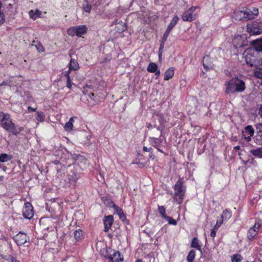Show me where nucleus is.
Here are the masks:
<instances>
[{"instance_id":"2f4dec72","label":"nucleus","mask_w":262,"mask_h":262,"mask_svg":"<svg viewBox=\"0 0 262 262\" xmlns=\"http://www.w3.org/2000/svg\"><path fill=\"white\" fill-rule=\"evenodd\" d=\"M13 85L12 80L10 78L5 79L1 83L0 86H8L11 87Z\"/></svg>"},{"instance_id":"8fccbe9b","label":"nucleus","mask_w":262,"mask_h":262,"mask_svg":"<svg viewBox=\"0 0 262 262\" xmlns=\"http://www.w3.org/2000/svg\"><path fill=\"white\" fill-rule=\"evenodd\" d=\"M217 229H215L214 228H213L211 231L210 233V236L211 237H214L216 235V231Z\"/></svg>"},{"instance_id":"0e129e2a","label":"nucleus","mask_w":262,"mask_h":262,"mask_svg":"<svg viewBox=\"0 0 262 262\" xmlns=\"http://www.w3.org/2000/svg\"><path fill=\"white\" fill-rule=\"evenodd\" d=\"M150 158L154 160L155 159V156H154L153 155H151L150 156Z\"/></svg>"},{"instance_id":"9d476101","label":"nucleus","mask_w":262,"mask_h":262,"mask_svg":"<svg viewBox=\"0 0 262 262\" xmlns=\"http://www.w3.org/2000/svg\"><path fill=\"white\" fill-rule=\"evenodd\" d=\"M260 227V224L256 223L254 225L250 228L248 232L247 237L249 240H252L256 235L258 232V229Z\"/></svg>"},{"instance_id":"de8ad7c7","label":"nucleus","mask_w":262,"mask_h":262,"mask_svg":"<svg viewBox=\"0 0 262 262\" xmlns=\"http://www.w3.org/2000/svg\"><path fill=\"white\" fill-rule=\"evenodd\" d=\"M36 47L37 50L38 51V52H42L44 51V48H43V46L40 43L36 46Z\"/></svg>"},{"instance_id":"5701e85b","label":"nucleus","mask_w":262,"mask_h":262,"mask_svg":"<svg viewBox=\"0 0 262 262\" xmlns=\"http://www.w3.org/2000/svg\"><path fill=\"white\" fill-rule=\"evenodd\" d=\"M250 153L254 156L262 158V147L252 149L250 151Z\"/></svg>"},{"instance_id":"e433bc0d","label":"nucleus","mask_w":262,"mask_h":262,"mask_svg":"<svg viewBox=\"0 0 262 262\" xmlns=\"http://www.w3.org/2000/svg\"><path fill=\"white\" fill-rule=\"evenodd\" d=\"M231 260L232 262H241L242 256L239 254H234L232 256Z\"/></svg>"},{"instance_id":"20e7f679","label":"nucleus","mask_w":262,"mask_h":262,"mask_svg":"<svg viewBox=\"0 0 262 262\" xmlns=\"http://www.w3.org/2000/svg\"><path fill=\"white\" fill-rule=\"evenodd\" d=\"M182 179L180 178L177 182L174 185V199L179 203L181 204L183 200V196L185 194V190L183 189Z\"/></svg>"},{"instance_id":"9b49d317","label":"nucleus","mask_w":262,"mask_h":262,"mask_svg":"<svg viewBox=\"0 0 262 262\" xmlns=\"http://www.w3.org/2000/svg\"><path fill=\"white\" fill-rule=\"evenodd\" d=\"M114 222L113 216L112 215L105 216L103 220V223L104 225V231L107 232L112 226Z\"/></svg>"},{"instance_id":"4d7b16f0","label":"nucleus","mask_w":262,"mask_h":262,"mask_svg":"<svg viewBox=\"0 0 262 262\" xmlns=\"http://www.w3.org/2000/svg\"><path fill=\"white\" fill-rule=\"evenodd\" d=\"M167 38V37L163 35V38H162V41L161 42H163L164 43L165 41L166 40Z\"/></svg>"},{"instance_id":"f03ea898","label":"nucleus","mask_w":262,"mask_h":262,"mask_svg":"<svg viewBox=\"0 0 262 262\" xmlns=\"http://www.w3.org/2000/svg\"><path fill=\"white\" fill-rule=\"evenodd\" d=\"M2 126L7 131L11 133L14 135H17L24 130L23 127H17L15 126L14 123L12 122L10 117L6 118L5 120L2 122Z\"/></svg>"},{"instance_id":"37998d69","label":"nucleus","mask_w":262,"mask_h":262,"mask_svg":"<svg viewBox=\"0 0 262 262\" xmlns=\"http://www.w3.org/2000/svg\"><path fill=\"white\" fill-rule=\"evenodd\" d=\"M209 60V57L206 56H205L204 58H203V66L204 67V68H205L206 70H208L209 69V66H208V65H207V64L206 63V62Z\"/></svg>"},{"instance_id":"69168bd1","label":"nucleus","mask_w":262,"mask_h":262,"mask_svg":"<svg viewBox=\"0 0 262 262\" xmlns=\"http://www.w3.org/2000/svg\"><path fill=\"white\" fill-rule=\"evenodd\" d=\"M232 140H233V141H237V138H236V137H232Z\"/></svg>"},{"instance_id":"6e6552de","label":"nucleus","mask_w":262,"mask_h":262,"mask_svg":"<svg viewBox=\"0 0 262 262\" xmlns=\"http://www.w3.org/2000/svg\"><path fill=\"white\" fill-rule=\"evenodd\" d=\"M23 213V216L26 219H30L33 216L34 212L33 207L31 203L29 202L25 203Z\"/></svg>"},{"instance_id":"338daca9","label":"nucleus","mask_w":262,"mask_h":262,"mask_svg":"<svg viewBox=\"0 0 262 262\" xmlns=\"http://www.w3.org/2000/svg\"><path fill=\"white\" fill-rule=\"evenodd\" d=\"M136 262H142V260L140 259H139Z\"/></svg>"},{"instance_id":"ea45409f","label":"nucleus","mask_w":262,"mask_h":262,"mask_svg":"<svg viewBox=\"0 0 262 262\" xmlns=\"http://www.w3.org/2000/svg\"><path fill=\"white\" fill-rule=\"evenodd\" d=\"M69 74H70V71H68L67 73L66 74V76L67 77V86L69 88V89H71V87H72V84H71V80H70V76H69Z\"/></svg>"},{"instance_id":"aec40b11","label":"nucleus","mask_w":262,"mask_h":262,"mask_svg":"<svg viewBox=\"0 0 262 262\" xmlns=\"http://www.w3.org/2000/svg\"><path fill=\"white\" fill-rule=\"evenodd\" d=\"M246 134V135H250L253 136L254 134V130L251 125H248L245 127L244 131L242 132V134Z\"/></svg>"},{"instance_id":"c03bdc74","label":"nucleus","mask_w":262,"mask_h":262,"mask_svg":"<svg viewBox=\"0 0 262 262\" xmlns=\"http://www.w3.org/2000/svg\"><path fill=\"white\" fill-rule=\"evenodd\" d=\"M164 43L163 42H161V44H160V48H159V59H161V56H162V50H163V49L164 48Z\"/></svg>"},{"instance_id":"f3484780","label":"nucleus","mask_w":262,"mask_h":262,"mask_svg":"<svg viewBox=\"0 0 262 262\" xmlns=\"http://www.w3.org/2000/svg\"><path fill=\"white\" fill-rule=\"evenodd\" d=\"M174 75V69L173 68H170L167 69L164 73V80H168L169 79L172 78Z\"/></svg>"},{"instance_id":"49530a36","label":"nucleus","mask_w":262,"mask_h":262,"mask_svg":"<svg viewBox=\"0 0 262 262\" xmlns=\"http://www.w3.org/2000/svg\"><path fill=\"white\" fill-rule=\"evenodd\" d=\"M223 223V221L222 220H218L217 221L216 223V224L214 225V227L215 229H218V228L221 226V225Z\"/></svg>"},{"instance_id":"2eb2a0df","label":"nucleus","mask_w":262,"mask_h":262,"mask_svg":"<svg viewBox=\"0 0 262 262\" xmlns=\"http://www.w3.org/2000/svg\"><path fill=\"white\" fill-rule=\"evenodd\" d=\"M77 36L81 37L86 32L87 28L85 25H80L75 26Z\"/></svg>"},{"instance_id":"7ed1b4c3","label":"nucleus","mask_w":262,"mask_h":262,"mask_svg":"<svg viewBox=\"0 0 262 262\" xmlns=\"http://www.w3.org/2000/svg\"><path fill=\"white\" fill-rule=\"evenodd\" d=\"M257 55L256 49H249L244 53L245 61L247 64L251 67H257Z\"/></svg>"},{"instance_id":"b1692460","label":"nucleus","mask_w":262,"mask_h":262,"mask_svg":"<svg viewBox=\"0 0 262 262\" xmlns=\"http://www.w3.org/2000/svg\"><path fill=\"white\" fill-rule=\"evenodd\" d=\"M191 247L195 248L199 251L201 250V245L199 243V240L196 237H194L192 241Z\"/></svg>"},{"instance_id":"4468645a","label":"nucleus","mask_w":262,"mask_h":262,"mask_svg":"<svg viewBox=\"0 0 262 262\" xmlns=\"http://www.w3.org/2000/svg\"><path fill=\"white\" fill-rule=\"evenodd\" d=\"M110 259L113 262H122L123 258L121 257L120 253L118 251H115L110 256Z\"/></svg>"},{"instance_id":"bf43d9fd","label":"nucleus","mask_w":262,"mask_h":262,"mask_svg":"<svg viewBox=\"0 0 262 262\" xmlns=\"http://www.w3.org/2000/svg\"><path fill=\"white\" fill-rule=\"evenodd\" d=\"M89 102H88V105H90V106H93L94 105H95V102H91V101H90V100H89Z\"/></svg>"},{"instance_id":"a211bd4d","label":"nucleus","mask_w":262,"mask_h":262,"mask_svg":"<svg viewBox=\"0 0 262 262\" xmlns=\"http://www.w3.org/2000/svg\"><path fill=\"white\" fill-rule=\"evenodd\" d=\"M79 69V64L78 63L77 60L74 59L72 58L70 60V62L69 63V71L70 72L71 70H77Z\"/></svg>"},{"instance_id":"a18cd8bd","label":"nucleus","mask_w":262,"mask_h":262,"mask_svg":"<svg viewBox=\"0 0 262 262\" xmlns=\"http://www.w3.org/2000/svg\"><path fill=\"white\" fill-rule=\"evenodd\" d=\"M252 136H250V135H248L247 136L246 134H242V138L244 139L246 141L249 142L251 140V137Z\"/></svg>"},{"instance_id":"4be33fe9","label":"nucleus","mask_w":262,"mask_h":262,"mask_svg":"<svg viewBox=\"0 0 262 262\" xmlns=\"http://www.w3.org/2000/svg\"><path fill=\"white\" fill-rule=\"evenodd\" d=\"M12 159V156L11 155L7 154H2L0 155V162H6Z\"/></svg>"},{"instance_id":"1a4fd4ad","label":"nucleus","mask_w":262,"mask_h":262,"mask_svg":"<svg viewBox=\"0 0 262 262\" xmlns=\"http://www.w3.org/2000/svg\"><path fill=\"white\" fill-rule=\"evenodd\" d=\"M256 133L253 137L254 142L257 145H262V123L256 125Z\"/></svg>"},{"instance_id":"a878e982","label":"nucleus","mask_w":262,"mask_h":262,"mask_svg":"<svg viewBox=\"0 0 262 262\" xmlns=\"http://www.w3.org/2000/svg\"><path fill=\"white\" fill-rule=\"evenodd\" d=\"M158 69L157 65L154 62H151L147 67V70L149 72L155 73Z\"/></svg>"},{"instance_id":"cd10ccee","label":"nucleus","mask_w":262,"mask_h":262,"mask_svg":"<svg viewBox=\"0 0 262 262\" xmlns=\"http://www.w3.org/2000/svg\"><path fill=\"white\" fill-rule=\"evenodd\" d=\"M40 14L41 12L38 10H36L35 12H34L33 10H31L29 12L30 17L33 19H36V18L39 17Z\"/></svg>"},{"instance_id":"dca6fc26","label":"nucleus","mask_w":262,"mask_h":262,"mask_svg":"<svg viewBox=\"0 0 262 262\" xmlns=\"http://www.w3.org/2000/svg\"><path fill=\"white\" fill-rule=\"evenodd\" d=\"M114 208L115 209V213L119 215L120 219L122 221H124L126 219V216L124 214L122 209L115 205H114Z\"/></svg>"},{"instance_id":"a19ab883","label":"nucleus","mask_w":262,"mask_h":262,"mask_svg":"<svg viewBox=\"0 0 262 262\" xmlns=\"http://www.w3.org/2000/svg\"><path fill=\"white\" fill-rule=\"evenodd\" d=\"M158 210L159 211V213L161 215L163 218L165 219V217H166L167 216L165 214V208L164 206H159L158 207Z\"/></svg>"},{"instance_id":"72a5a7b5","label":"nucleus","mask_w":262,"mask_h":262,"mask_svg":"<svg viewBox=\"0 0 262 262\" xmlns=\"http://www.w3.org/2000/svg\"><path fill=\"white\" fill-rule=\"evenodd\" d=\"M231 216V212H229L228 210H226L225 211H224L222 215H221V220L223 221V219H225V220H228Z\"/></svg>"},{"instance_id":"09e8293b","label":"nucleus","mask_w":262,"mask_h":262,"mask_svg":"<svg viewBox=\"0 0 262 262\" xmlns=\"http://www.w3.org/2000/svg\"><path fill=\"white\" fill-rule=\"evenodd\" d=\"M8 260L10 261V262H20L19 261H18V260H17L16 258H15L14 257H12V256L10 255L9 256V259Z\"/></svg>"},{"instance_id":"864d4df0","label":"nucleus","mask_w":262,"mask_h":262,"mask_svg":"<svg viewBox=\"0 0 262 262\" xmlns=\"http://www.w3.org/2000/svg\"><path fill=\"white\" fill-rule=\"evenodd\" d=\"M171 30H168V29L167 28L166 31L165 32L164 34V35H165V36L167 37L168 36L169 33H170V32Z\"/></svg>"},{"instance_id":"4c0bfd02","label":"nucleus","mask_w":262,"mask_h":262,"mask_svg":"<svg viewBox=\"0 0 262 262\" xmlns=\"http://www.w3.org/2000/svg\"><path fill=\"white\" fill-rule=\"evenodd\" d=\"M165 219L168 222V223L170 225H172L175 226L177 224V221L171 217L167 216L166 217H165Z\"/></svg>"},{"instance_id":"39448f33","label":"nucleus","mask_w":262,"mask_h":262,"mask_svg":"<svg viewBox=\"0 0 262 262\" xmlns=\"http://www.w3.org/2000/svg\"><path fill=\"white\" fill-rule=\"evenodd\" d=\"M247 30L251 35L262 33V21L255 20L247 25Z\"/></svg>"},{"instance_id":"f8f14e48","label":"nucleus","mask_w":262,"mask_h":262,"mask_svg":"<svg viewBox=\"0 0 262 262\" xmlns=\"http://www.w3.org/2000/svg\"><path fill=\"white\" fill-rule=\"evenodd\" d=\"M254 48L257 51V67H262V45H255Z\"/></svg>"},{"instance_id":"7c9ffc66","label":"nucleus","mask_w":262,"mask_h":262,"mask_svg":"<svg viewBox=\"0 0 262 262\" xmlns=\"http://www.w3.org/2000/svg\"><path fill=\"white\" fill-rule=\"evenodd\" d=\"M45 118V115L42 112H37L36 120L39 122H43Z\"/></svg>"},{"instance_id":"0eeeda50","label":"nucleus","mask_w":262,"mask_h":262,"mask_svg":"<svg viewBox=\"0 0 262 262\" xmlns=\"http://www.w3.org/2000/svg\"><path fill=\"white\" fill-rule=\"evenodd\" d=\"M14 239L17 245L20 246L29 242V237L26 233L20 232L14 237Z\"/></svg>"},{"instance_id":"052dcab7","label":"nucleus","mask_w":262,"mask_h":262,"mask_svg":"<svg viewBox=\"0 0 262 262\" xmlns=\"http://www.w3.org/2000/svg\"><path fill=\"white\" fill-rule=\"evenodd\" d=\"M94 96V93H91L89 95V98H90V100H92V99H93L92 97H93Z\"/></svg>"},{"instance_id":"79ce46f5","label":"nucleus","mask_w":262,"mask_h":262,"mask_svg":"<svg viewBox=\"0 0 262 262\" xmlns=\"http://www.w3.org/2000/svg\"><path fill=\"white\" fill-rule=\"evenodd\" d=\"M9 118V114H5L3 112H0V121H2V122L5 120L6 118Z\"/></svg>"},{"instance_id":"ddd939ff","label":"nucleus","mask_w":262,"mask_h":262,"mask_svg":"<svg viewBox=\"0 0 262 262\" xmlns=\"http://www.w3.org/2000/svg\"><path fill=\"white\" fill-rule=\"evenodd\" d=\"M234 14L235 18L237 20H246L245 10L236 11Z\"/></svg>"},{"instance_id":"c9c22d12","label":"nucleus","mask_w":262,"mask_h":262,"mask_svg":"<svg viewBox=\"0 0 262 262\" xmlns=\"http://www.w3.org/2000/svg\"><path fill=\"white\" fill-rule=\"evenodd\" d=\"M245 12L247 20L249 19H252L255 17L252 14V11L250 10V9H246Z\"/></svg>"},{"instance_id":"6e6d98bb","label":"nucleus","mask_w":262,"mask_h":262,"mask_svg":"<svg viewBox=\"0 0 262 262\" xmlns=\"http://www.w3.org/2000/svg\"><path fill=\"white\" fill-rule=\"evenodd\" d=\"M28 111H35L36 110V108H33L31 106H28Z\"/></svg>"},{"instance_id":"e2e57ef3","label":"nucleus","mask_w":262,"mask_h":262,"mask_svg":"<svg viewBox=\"0 0 262 262\" xmlns=\"http://www.w3.org/2000/svg\"><path fill=\"white\" fill-rule=\"evenodd\" d=\"M259 113L261 114V115L262 116V104L260 106V107L259 108Z\"/></svg>"},{"instance_id":"412c9836","label":"nucleus","mask_w":262,"mask_h":262,"mask_svg":"<svg viewBox=\"0 0 262 262\" xmlns=\"http://www.w3.org/2000/svg\"><path fill=\"white\" fill-rule=\"evenodd\" d=\"M74 117H71L69 119V121L67 122L64 126V129L66 131H71L73 129V127Z\"/></svg>"},{"instance_id":"603ef678","label":"nucleus","mask_w":262,"mask_h":262,"mask_svg":"<svg viewBox=\"0 0 262 262\" xmlns=\"http://www.w3.org/2000/svg\"><path fill=\"white\" fill-rule=\"evenodd\" d=\"M143 149L144 151H151L152 150V148H148L146 146H144Z\"/></svg>"},{"instance_id":"f704fd0d","label":"nucleus","mask_w":262,"mask_h":262,"mask_svg":"<svg viewBox=\"0 0 262 262\" xmlns=\"http://www.w3.org/2000/svg\"><path fill=\"white\" fill-rule=\"evenodd\" d=\"M67 33L69 35H70L71 36H74L75 35L77 36V33H76V30L75 26L73 27H70V28H69L67 30Z\"/></svg>"},{"instance_id":"f257e3e1","label":"nucleus","mask_w":262,"mask_h":262,"mask_svg":"<svg viewBox=\"0 0 262 262\" xmlns=\"http://www.w3.org/2000/svg\"><path fill=\"white\" fill-rule=\"evenodd\" d=\"M227 94L243 92L246 89L245 82L237 77H233L225 83Z\"/></svg>"},{"instance_id":"5fc2aeb1","label":"nucleus","mask_w":262,"mask_h":262,"mask_svg":"<svg viewBox=\"0 0 262 262\" xmlns=\"http://www.w3.org/2000/svg\"><path fill=\"white\" fill-rule=\"evenodd\" d=\"M86 88L92 89V86L91 85H89L88 84H86L83 86V89H84V90H85Z\"/></svg>"},{"instance_id":"58836bf2","label":"nucleus","mask_w":262,"mask_h":262,"mask_svg":"<svg viewBox=\"0 0 262 262\" xmlns=\"http://www.w3.org/2000/svg\"><path fill=\"white\" fill-rule=\"evenodd\" d=\"M86 2V5H84L83 7V10L85 12L90 13L92 9V6L91 4L88 3L87 0H85Z\"/></svg>"},{"instance_id":"13d9d810","label":"nucleus","mask_w":262,"mask_h":262,"mask_svg":"<svg viewBox=\"0 0 262 262\" xmlns=\"http://www.w3.org/2000/svg\"><path fill=\"white\" fill-rule=\"evenodd\" d=\"M155 73V75L157 76V77H158L160 74V71L157 70V71Z\"/></svg>"},{"instance_id":"473e14b6","label":"nucleus","mask_w":262,"mask_h":262,"mask_svg":"<svg viewBox=\"0 0 262 262\" xmlns=\"http://www.w3.org/2000/svg\"><path fill=\"white\" fill-rule=\"evenodd\" d=\"M78 179V177L76 174L73 173L72 174H69V180L71 183H75Z\"/></svg>"},{"instance_id":"680f3d73","label":"nucleus","mask_w":262,"mask_h":262,"mask_svg":"<svg viewBox=\"0 0 262 262\" xmlns=\"http://www.w3.org/2000/svg\"><path fill=\"white\" fill-rule=\"evenodd\" d=\"M240 146H236L234 147V150H239L240 149Z\"/></svg>"},{"instance_id":"3c124183","label":"nucleus","mask_w":262,"mask_h":262,"mask_svg":"<svg viewBox=\"0 0 262 262\" xmlns=\"http://www.w3.org/2000/svg\"><path fill=\"white\" fill-rule=\"evenodd\" d=\"M252 14L255 17V16H257L258 14V9L256 8H253V11H252Z\"/></svg>"},{"instance_id":"c756f323","label":"nucleus","mask_w":262,"mask_h":262,"mask_svg":"<svg viewBox=\"0 0 262 262\" xmlns=\"http://www.w3.org/2000/svg\"><path fill=\"white\" fill-rule=\"evenodd\" d=\"M195 256V252L194 250H191L189 251L187 256V259L188 262H193Z\"/></svg>"},{"instance_id":"6ab92c4d","label":"nucleus","mask_w":262,"mask_h":262,"mask_svg":"<svg viewBox=\"0 0 262 262\" xmlns=\"http://www.w3.org/2000/svg\"><path fill=\"white\" fill-rule=\"evenodd\" d=\"M115 28L118 32H122L126 30L127 26L125 23L123 21H119L116 24Z\"/></svg>"},{"instance_id":"393cba45","label":"nucleus","mask_w":262,"mask_h":262,"mask_svg":"<svg viewBox=\"0 0 262 262\" xmlns=\"http://www.w3.org/2000/svg\"><path fill=\"white\" fill-rule=\"evenodd\" d=\"M255 69L254 71V75L255 77L261 79L262 78V68L260 67H255Z\"/></svg>"},{"instance_id":"423d86ee","label":"nucleus","mask_w":262,"mask_h":262,"mask_svg":"<svg viewBox=\"0 0 262 262\" xmlns=\"http://www.w3.org/2000/svg\"><path fill=\"white\" fill-rule=\"evenodd\" d=\"M196 7H192L188 10L185 11L182 16V18L184 21H192L196 18V15L193 13L195 10Z\"/></svg>"},{"instance_id":"bb28decb","label":"nucleus","mask_w":262,"mask_h":262,"mask_svg":"<svg viewBox=\"0 0 262 262\" xmlns=\"http://www.w3.org/2000/svg\"><path fill=\"white\" fill-rule=\"evenodd\" d=\"M178 20L179 17L177 15L174 16L168 26L167 29H168V30H171L173 27L177 24Z\"/></svg>"},{"instance_id":"c85d7f7f","label":"nucleus","mask_w":262,"mask_h":262,"mask_svg":"<svg viewBox=\"0 0 262 262\" xmlns=\"http://www.w3.org/2000/svg\"><path fill=\"white\" fill-rule=\"evenodd\" d=\"M74 237L76 241L81 239L83 237V231L80 229L76 230L74 232Z\"/></svg>"}]
</instances>
